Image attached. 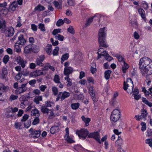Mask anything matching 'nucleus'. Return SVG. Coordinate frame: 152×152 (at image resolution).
Segmentation results:
<instances>
[{"mask_svg":"<svg viewBox=\"0 0 152 152\" xmlns=\"http://www.w3.org/2000/svg\"><path fill=\"white\" fill-rule=\"evenodd\" d=\"M31 28L34 31H36L37 30V26L35 24H32L31 25Z\"/></svg>","mask_w":152,"mask_h":152,"instance_id":"64","label":"nucleus"},{"mask_svg":"<svg viewBox=\"0 0 152 152\" xmlns=\"http://www.w3.org/2000/svg\"><path fill=\"white\" fill-rule=\"evenodd\" d=\"M31 115L38 116L39 115V111L37 109H33L31 111Z\"/></svg>","mask_w":152,"mask_h":152,"instance_id":"31","label":"nucleus"},{"mask_svg":"<svg viewBox=\"0 0 152 152\" xmlns=\"http://www.w3.org/2000/svg\"><path fill=\"white\" fill-rule=\"evenodd\" d=\"M81 118L83 121L85 123V126H87L89 125V123L91 121V119L88 118H86L85 116H82L81 117Z\"/></svg>","mask_w":152,"mask_h":152,"instance_id":"22","label":"nucleus"},{"mask_svg":"<svg viewBox=\"0 0 152 152\" xmlns=\"http://www.w3.org/2000/svg\"><path fill=\"white\" fill-rule=\"evenodd\" d=\"M45 59L44 56L42 55L37 58L36 60L35 63L37 66H43L42 62Z\"/></svg>","mask_w":152,"mask_h":152,"instance_id":"12","label":"nucleus"},{"mask_svg":"<svg viewBox=\"0 0 152 152\" xmlns=\"http://www.w3.org/2000/svg\"><path fill=\"white\" fill-rule=\"evenodd\" d=\"M27 61L26 60H23L22 62H20L18 64L20 65L22 68H24L26 65Z\"/></svg>","mask_w":152,"mask_h":152,"instance_id":"59","label":"nucleus"},{"mask_svg":"<svg viewBox=\"0 0 152 152\" xmlns=\"http://www.w3.org/2000/svg\"><path fill=\"white\" fill-rule=\"evenodd\" d=\"M64 23V20L60 19L57 22L56 25L57 26L59 27L63 25Z\"/></svg>","mask_w":152,"mask_h":152,"instance_id":"44","label":"nucleus"},{"mask_svg":"<svg viewBox=\"0 0 152 152\" xmlns=\"http://www.w3.org/2000/svg\"><path fill=\"white\" fill-rule=\"evenodd\" d=\"M59 50V48L58 47H55V49L53 50V54L54 56H57L58 54V51Z\"/></svg>","mask_w":152,"mask_h":152,"instance_id":"42","label":"nucleus"},{"mask_svg":"<svg viewBox=\"0 0 152 152\" xmlns=\"http://www.w3.org/2000/svg\"><path fill=\"white\" fill-rule=\"evenodd\" d=\"M104 58L107 60L109 61H110L113 59V58L110 56L107 53H105Z\"/></svg>","mask_w":152,"mask_h":152,"instance_id":"56","label":"nucleus"},{"mask_svg":"<svg viewBox=\"0 0 152 152\" xmlns=\"http://www.w3.org/2000/svg\"><path fill=\"white\" fill-rule=\"evenodd\" d=\"M138 12L142 18L144 20L146 19L145 12L144 10L141 8H140L138 9Z\"/></svg>","mask_w":152,"mask_h":152,"instance_id":"23","label":"nucleus"},{"mask_svg":"<svg viewBox=\"0 0 152 152\" xmlns=\"http://www.w3.org/2000/svg\"><path fill=\"white\" fill-rule=\"evenodd\" d=\"M21 74L24 76H27L29 74V72L27 69L24 70L21 72Z\"/></svg>","mask_w":152,"mask_h":152,"instance_id":"51","label":"nucleus"},{"mask_svg":"<svg viewBox=\"0 0 152 152\" xmlns=\"http://www.w3.org/2000/svg\"><path fill=\"white\" fill-rule=\"evenodd\" d=\"M80 106V104L79 103L72 104L71 106L73 110H76L78 109Z\"/></svg>","mask_w":152,"mask_h":152,"instance_id":"39","label":"nucleus"},{"mask_svg":"<svg viewBox=\"0 0 152 152\" xmlns=\"http://www.w3.org/2000/svg\"><path fill=\"white\" fill-rule=\"evenodd\" d=\"M42 96H36L34 99V102L36 103V104H38L39 103V101H42Z\"/></svg>","mask_w":152,"mask_h":152,"instance_id":"26","label":"nucleus"},{"mask_svg":"<svg viewBox=\"0 0 152 152\" xmlns=\"http://www.w3.org/2000/svg\"><path fill=\"white\" fill-rule=\"evenodd\" d=\"M67 31L71 34H74L75 33L74 28L72 26H70L67 28Z\"/></svg>","mask_w":152,"mask_h":152,"instance_id":"47","label":"nucleus"},{"mask_svg":"<svg viewBox=\"0 0 152 152\" xmlns=\"http://www.w3.org/2000/svg\"><path fill=\"white\" fill-rule=\"evenodd\" d=\"M45 75V70H37L33 72H31L29 74L30 76L31 77H36L41 75Z\"/></svg>","mask_w":152,"mask_h":152,"instance_id":"10","label":"nucleus"},{"mask_svg":"<svg viewBox=\"0 0 152 152\" xmlns=\"http://www.w3.org/2000/svg\"><path fill=\"white\" fill-rule=\"evenodd\" d=\"M123 140L121 137L118 136V139L116 141L115 144V146L121 147L123 145Z\"/></svg>","mask_w":152,"mask_h":152,"instance_id":"20","label":"nucleus"},{"mask_svg":"<svg viewBox=\"0 0 152 152\" xmlns=\"http://www.w3.org/2000/svg\"><path fill=\"white\" fill-rule=\"evenodd\" d=\"M41 111L45 113H48L51 110H50L47 108L45 106H42L41 107Z\"/></svg>","mask_w":152,"mask_h":152,"instance_id":"35","label":"nucleus"},{"mask_svg":"<svg viewBox=\"0 0 152 152\" xmlns=\"http://www.w3.org/2000/svg\"><path fill=\"white\" fill-rule=\"evenodd\" d=\"M52 91L54 95H56L58 94V90L56 87H53L52 88Z\"/></svg>","mask_w":152,"mask_h":152,"instance_id":"57","label":"nucleus"},{"mask_svg":"<svg viewBox=\"0 0 152 152\" xmlns=\"http://www.w3.org/2000/svg\"><path fill=\"white\" fill-rule=\"evenodd\" d=\"M64 137L65 139V140L68 143H72L74 142V141L72 139V138L70 137L69 135L67 136L66 137L64 136Z\"/></svg>","mask_w":152,"mask_h":152,"instance_id":"46","label":"nucleus"},{"mask_svg":"<svg viewBox=\"0 0 152 152\" xmlns=\"http://www.w3.org/2000/svg\"><path fill=\"white\" fill-rule=\"evenodd\" d=\"M89 132L87 129H82L80 130H77L76 132L79 138L82 140L86 139L88 135Z\"/></svg>","mask_w":152,"mask_h":152,"instance_id":"3","label":"nucleus"},{"mask_svg":"<svg viewBox=\"0 0 152 152\" xmlns=\"http://www.w3.org/2000/svg\"><path fill=\"white\" fill-rule=\"evenodd\" d=\"M1 88L3 92H7L9 90V87L8 86H5L3 84H1Z\"/></svg>","mask_w":152,"mask_h":152,"instance_id":"36","label":"nucleus"},{"mask_svg":"<svg viewBox=\"0 0 152 152\" xmlns=\"http://www.w3.org/2000/svg\"><path fill=\"white\" fill-rule=\"evenodd\" d=\"M45 51L49 55H51L52 51V45L48 44L45 47Z\"/></svg>","mask_w":152,"mask_h":152,"instance_id":"28","label":"nucleus"},{"mask_svg":"<svg viewBox=\"0 0 152 152\" xmlns=\"http://www.w3.org/2000/svg\"><path fill=\"white\" fill-rule=\"evenodd\" d=\"M88 137L89 138H93L99 143H101V142L100 140L99 135L98 132H97L90 133L88 135Z\"/></svg>","mask_w":152,"mask_h":152,"instance_id":"8","label":"nucleus"},{"mask_svg":"<svg viewBox=\"0 0 152 152\" xmlns=\"http://www.w3.org/2000/svg\"><path fill=\"white\" fill-rule=\"evenodd\" d=\"M98 41L100 47L105 48L108 47V45L107 44L106 39H98Z\"/></svg>","mask_w":152,"mask_h":152,"instance_id":"16","label":"nucleus"},{"mask_svg":"<svg viewBox=\"0 0 152 152\" xmlns=\"http://www.w3.org/2000/svg\"><path fill=\"white\" fill-rule=\"evenodd\" d=\"M145 142L147 144H148L149 146L151 147H152V139H148L146 140Z\"/></svg>","mask_w":152,"mask_h":152,"instance_id":"61","label":"nucleus"},{"mask_svg":"<svg viewBox=\"0 0 152 152\" xmlns=\"http://www.w3.org/2000/svg\"><path fill=\"white\" fill-rule=\"evenodd\" d=\"M150 75H143L146 76V82L147 84L149 86L150 83H151V79L150 77H149V76Z\"/></svg>","mask_w":152,"mask_h":152,"instance_id":"54","label":"nucleus"},{"mask_svg":"<svg viewBox=\"0 0 152 152\" xmlns=\"http://www.w3.org/2000/svg\"><path fill=\"white\" fill-rule=\"evenodd\" d=\"M105 27L101 28L98 32V39H106V31H104Z\"/></svg>","mask_w":152,"mask_h":152,"instance_id":"11","label":"nucleus"},{"mask_svg":"<svg viewBox=\"0 0 152 152\" xmlns=\"http://www.w3.org/2000/svg\"><path fill=\"white\" fill-rule=\"evenodd\" d=\"M45 10V7L41 5H38L35 8V10L42 11Z\"/></svg>","mask_w":152,"mask_h":152,"instance_id":"38","label":"nucleus"},{"mask_svg":"<svg viewBox=\"0 0 152 152\" xmlns=\"http://www.w3.org/2000/svg\"><path fill=\"white\" fill-rule=\"evenodd\" d=\"M31 122L30 120H27L25 122H24V124L25 127L26 128H28L30 126Z\"/></svg>","mask_w":152,"mask_h":152,"instance_id":"52","label":"nucleus"},{"mask_svg":"<svg viewBox=\"0 0 152 152\" xmlns=\"http://www.w3.org/2000/svg\"><path fill=\"white\" fill-rule=\"evenodd\" d=\"M53 4L54 5L55 7L58 9H61L62 8L61 7V2L60 1L58 2V1H54L53 2Z\"/></svg>","mask_w":152,"mask_h":152,"instance_id":"24","label":"nucleus"},{"mask_svg":"<svg viewBox=\"0 0 152 152\" xmlns=\"http://www.w3.org/2000/svg\"><path fill=\"white\" fill-rule=\"evenodd\" d=\"M0 11L3 14L6 15L7 14L8 12H9V11H8V9L6 8V7L1 9Z\"/></svg>","mask_w":152,"mask_h":152,"instance_id":"45","label":"nucleus"},{"mask_svg":"<svg viewBox=\"0 0 152 152\" xmlns=\"http://www.w3.org/2000/svg\"><path fill=\"white\" fill-rule=\"evenodd\" d=\"M31 52L34 53L38 52L39 50V48L37 45L31 44Z\"/></svg>","mask_w":152,"mask_h":152,"instance_id":"29","label":"nucleus"},{"mask_svg":"<svg viewBox=\"0 0 152 152\" xmlns=\"http://www.w3.org/2000/svg\"><path fill=\"white\" fill-rule=\"evenodd\" d=\"M122 65V70L123 72L125 73H126V71L128 69L129 66L128 64L126 63L125 62H124L123 64H121Z\"/></svg>","mask_w":152,"mask_h":152,"instance_id":"27","label":"nucleus"},{"mask_svg":"<svg viewBox=\"0 0 152 152\" xmlns=\"http://www.w3.org/2000/svg\"><path fill=\"white\" fill-rule=\"evenodd\" d=\"M120 117V111L117 110H114L112 112L110 116V119L111 121L114 122H116L118 121Z\"/></svg>","mask_w":152,"mask_h":152,"instance_id":"4","label":"nucleus"},{"mask_svg":"<svg viewBox=\"0 0 152 152\" xmlns=\"http://www.w3.org/2000/svg\"><path fill=\"white\" fill-rule=\"evenodd\" d=\"M22 124L20 122H15V127L16 129H21Z\"/></svg>","mask_w":152,"mask_h":152,"instance_id":"48","label":"nucleus"},{"mask_svg":"<svg viewBox=\"0 0 152 152\" xmlns=\"http://www.w3.org/2000/svg\"><path fill=\"white\" fill-rule=\"evenodd\" d=\"M27 84V83L23 84L21 85L20 87L17 88L15 91V93L18 94L26 91L27 90V88L26 87Z\"/></svg>","mask_w":152,"mask_h":152,"instance_id":"7","label":"nucleus"},{"mask_svg":"<svg viewBox=\"0 0 152 152\" xmlns=\"http://www.w3.org/2000/svg\"><path fill=\"white\" fill-rule=\"evenodd\" d=\"M31 44L26 46L24 48V53L26 54H28L31 52Z\"/></svg>","mask_w":152,"mask_h":152,"instance_id":"17","label":"nucleus"},{"mask_svg":"<svg viewBox=\"0 0 152 152\" xmlns=\"http://www.w3.org/2000/svg\"><path fill=\"white\" fill-rule=\"evenodd\" d=\"M23 60V59L20 56H17L16 59V61L19 64L21 62H22Z\"/></svg>","mask_w":152,"mask_h":152,"instance_id":"62","label":"nucleus"},{"mask_svg":"<svg viewBox=\"0 0 152 152\" xmlns=\"http://www.w3.org/2000/svg\"><path fill=\"white\" fill-rule=\"evenodd\" d=\"M70 93L66 91H64L63 92H59L57 97L56 99V101H58L60 99L61 101H62L64 100L66 98H68L70 96Z\"/></svg>","mask_w":152,"mask_h":152,"instance_id":"6","label":"nucleus"},{"mask_svg":"<svg viewBox=\"0 0 152 152\" xmlns=\"http://www.w3.org/2000/svg\"><path fill=\"white\" fill-rule=\"evenodd\" d=\"M18 96L14 95H11L10 98V100L11 101L14 100L18 99Z\"/></svg>","mask_w":152,"mask_h":152,"instance_id":"63","label":"nucleus"},{"mask_svg":"<svg viewBox=\"0 0 152 152\" xmlns=\"http://www.w3.org/2000/svg\"><path fill=\"white\" fill-rule=\"evenodd\" d=\"M17 3L15 1L13 2L11 4L9 7L8 11L9 12H12L15 10L16 8L17 7Z\"/></svg>","mask_w":152,"mask_h":152,"instance_id":"14","label":"nucleus"},{"mask_svg":"<svg viewBox=\"0 0 152 152\" xmlns=\"http://www.w3.org/2000/svg\"><path fill=\"white\" fill-rule=\"evenodd\" d=\"M41 134V132L39 131L34 130L31 133L30 135H31V137L33 138H38L39 137Z\"/></svg>","mask_w":152,"mask_h":152,"instance_id":"21","label":"nucleus"},{"mask_svg":"<svg viewBox=\"0 0 152 152\" xmlns=\"http://www.w3.org/2000/svg\"><path fill=\"white\" fill-rule=\"evenodd\" d=\"M96 17V16H94L92 17L89 18L87 20V22L85 24L86 26V27L89 26L92 21L93 19Z\"/></svg>","mask_w":152,"mask_h":152,"instance_id":"40","label":"nucleus"},{"mask_svg":"<svg viewBox=\"0 0 152 152\" xmlns=\"http://www.w3.org/2000/svg\"><path fill=\"white\" fill-rule=\"evenodd\" d=\"M28 115H24L23 116L22 119L21 120V121L22 122H25L28 119Z\"/></svg>","mask_w":152,"mask_h":152,"instance_id":"55","label":"nucleus"},{"mask_svg":"<svg viewBox=\"0 0 152 152\" xmlns=\"http://www.w3.org/2000/svg\"><path fill=\"white\" fill-rule=\"evenodd\" d=\"M130 23L131 24V26L135 28H137L138 24L136 20H130Z\"/></svg>","mask_w":152,"mask_h":152,"instance_id":"37","label":"nucleus"},{"mask_svg":"<svg viewBox=\"0 0 152 152\" xmlns=\"http://www.w3.org/2000/svg\"><path fill=\"white\" fill-rule=\"evenodd\" d=\"M10 58L8 55H5L3 58V61L5 64H7Z\"/></svg>","mask_w":152,"mask_h":152,"instance_id":"50","label":"nucleus"},{"mask_svg":"<svg viewBox=\"0 0 152 152\" xmlns=\"http://www.w3.org/2000/svg\"><path fill=\"white\" fill-rule=\"evenodd\" d=\"M141 115L142 118L145 119L147 117L148 113L147 110H144V109H142L141 111Z\"/></svg>","mask_w":152,"mask_h":152,"instance_id":"34","label":"nucleus"},{"mask_svg":"<svg viewBox=\"0 0 152 152\" xmlns=\"http://www.w3.org/2000/svg\"><path fill=\"white\" fill-rule=\"evenodd\" d=\"M54 81L56 83H60V80L58 75H55L54 79Z\"/></svg>","mask_w":152,"mask_h":152,"instance_id":"49","label":"nucleus"},{"mask_svg":"<svg viewBox=\"0 0 152 152\" xmlns=\"http://www.w3.org/2000/svg\"><path fill=\"white\" fill-rule=\"evenodd\" d=\"M142 126L141 130L142 131H144L146 129V124L145 123L142 122L141 124Z\"/></svg>","mask_w":152,"mask_h":152,"instance_id":"58","label":"nucleus"},{"mask_svg":"<svg viewBox=\"0 0 152 152\" xmlns=\"http://www.w3.org/2000/svg\"><path fill=\"white\" fill-rule=\"evenodd\" d=\"M38 26L39 28L40 29L41 31H45V28L44 24L40 23L39 24Z\"/></svg>","mask_w":152,"mask_h":152,"instance_id":"53","label":"nucleus"},{"mask_svg":"<svg viewBox=\"0 0 152 152\" xmlns=\"http://www.w3.org/2000/svg\"><path fill=\"white\" fill-rule=\"evenodd\" d=\"M39 122V119L38 117H37L34 119L32 124L33 125H35L38 124Z\"/></svg>","mask_w":152,"mask_h":152,"instance_id":"60","label":"nucleus"},{"mask_svg":"<svg viewBox=\"0 0 152 152\" xmlns=\"http://www.w3.org/2000/svg\"><path fill=\"white\" fill-rule=\"evenodd\" d=\"M113 56L117 58L118 61L121 63V64H123L125 62L124 60V58L120 55L118 54H115L113 55Z\"/></svg>","mask_w":152,"mask_h":152,"instance_id":"18","label":"nucleus"},{"mask_svg":"<svg viewBox=\"0 0 152 152\" xmlns=\"http://www.w3.org/2000/svg\"><path fill=\"white\" fill-rule=\"evenodd\" d=\"M6 22L5 20L3 18L0 19V29L1 28V31L3 29H4L6 27Z\"/></svg>","mask_w":152,"mask_h":152,"instance_id":"25","label":"nucleus"},{"mask_svg":"<svg viewBox=\"0 0 152 152\" xmlns=\"http://www.w3.org/2000/svg\"><path fill=\"white\" fill-rule=\"evenodd\" d=\"M130 86L132 88L130 91L129 90L127 91L128 93L131 94L132 92L133 95L138 94L139 90L136 87L134 88V90H133L134 85L133 82L131 78H128L127 79L126 83L125 81L124 82L123 88L124 90L126 91L127 90L128 88Z\"/></svg>","mask_w":152,"mask_h":152,"instance_id":"2","label":"nucleus"},{"mask_svg":"<svg viewBox=\"0 0 152 152\" xmlns=\"http://www.w3.org/2000/svg\"><path fill=\"white\" fill-rule=\"evenodd\" d=\"M73 71V69L71 67H65L64 69V74L66 76H69V75L72 74Z\"/></svg>","mask_w":152,"mask_h":152,"instance_id":"15","label":"nucleus"},{"mask_svg":"<svg viewBox=\"0 0 152 152\" xmlns=\"http://www.w3.org/2000/svg\"><path fill=\"white\" fill-rule=\"evenodd\" d=\"M2 33H4L5 36L7 37L12 36L14 33V28L12 26L6 27L3 29L2 31Z\"/></svg>","mask_w":152,"mask_h":152,"instance_id":"5","label":"nucleus"},{"mask_svg":"<svg viewBox=\"0 0 152 152\" xmlns=\"http://www.w3.org/2000/svg\"><path fill=\"white\" fill-rule=\"evenodd\" d=\"M8 74V71L7 67L4 66L2 67L1 72L0 73V78L6 80Z\"/></svg>","mask_w":152,"mask_h":152,"instance_id":"9","label":"nucleus"},{"mask_svg":"<svg viewBox=\"0 0 152 152\" xmlns=\"http://www.w3.org/2000/svg\"><path fill=\"white\" fill-rule=\"evenodd\" d=\"M20 45L16 43L15 45V48L14 50L17 53H20L21 52V49L22 46H20Z\"/></svg>","mask_w":152,"mask_h":152,"instance_id":"30","label":"nucleus"},{"mask_svg":"<svg viewBox=\"0 0 152 152\" xmlns=\"http://www.w3.org/2000/svg\"><path fill=\"white\" fill-rule=\"evenodd\" d=\"M55 38L56 39L61 41H63L64 39V37L62 35L59 34L56 35L55 36Z\"/></svg>","mask_w":152,"mask_h":152,"instance_id":"41","label":"nucleus"},{"mask_svg":"<svg viewBox=\"0 0 152 152\" xmlns=\"http://www.w3.org/2000/svg\"><path fill=\"white\" fill-rule=\"evenodd\" d=\"M112 72V71L110 70H107L105 71L104 72V77L107 80H108L110 77V74Z\"/></svg>","mask_w":152,"mask_h":152,"instance_id":"32","label":"nucleus"},{"mask_svg":"<svg viewBox=\"0 0 152 152\" xmlns=\"http://www.w3.org/2000/svg\"><path fill=\"white\" fill-rule=\"evenodd\" d=\"M64 79L66 80L68 82V83L67 84V86H71L72 84L71 80L69 78V76H66L65 77Z\"/></svg>","mask_w":152,"mask_h":152,"instance_id":"43","label":"nucleus"},{"mask_svg":"<svg viewBox=\"0 0 152 152\" xmlns=\"http://www.w3.org/2000/svg\"><path fill=\"white\" fill-rule=\"evenodd\" d=\"M26 40L23 37V35L21 34L18 37V40L16 43L22 46L26 43Z\"/></svg>","mask_w":152,"mask_h":152,"instance_id":"13","label":"nucleus"},{"mask_svg":"<svg viewBox=\"0 0 152 152\" xmlns=\"http://www.w3.org/2000/svg\"><path fill=\"white\" fill-rule=\"evenodd\" d=\"M139 68L143 75H150L152 74V61L149 58L144 57L140 61Z\"/></svg>","mask_w":152,"mask_h":152,"instance_id":"1","label":"nucleus"},{"mask_svg":"<svg viewBox=\"0 0 152 152\" xmlns=\"http://www.w3.org/2000/svg\"><path fill=\"white\" fill-rule=\"evenodd\" d=\"M69 57V55L68 53H65L62 55L61 58V64H63V62L65 60H66Z\"/></svg>","mask_w":152,"mask_h":152,"instance_id":"33","label":"nucleus"},{"mask_svg":"<svg viewBox=\"0 0 152 152\" xmlns=\"http://www.w3.org/2000/svg\"><path fill=\"white\" fill-rule=\"evenodd\" d=\"M59 130V128L58 126H53L50 129V133L53 134L58 132Z\"/></svg>","mask_w":152,"mask_h":152,"instance_id":"19","label":"nucleus"}]
</instances>
